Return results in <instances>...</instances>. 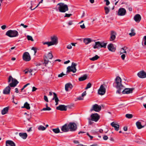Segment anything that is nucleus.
I'll return each instance as SVG.
<instances>
[{
	"mask_svg": "<svg viewBox=\"0 0 146 146\" xmlns=\"http://www.w3.org/2000/svg\"><path fill=\"white\" fill-rule=\"evenodd\" d=\"M87 77V75L86 74L84 75L83 76L80 77L79 79V80L80 81H82L86 80Z\"/></svg>",
	"mask_w": 146,
	"mask_h": 146,
	"instance_id": "obj_27",
	"label": "nucleus"
},
{
	"mask_svg": "<svg viewBox=\"0 0 146 146\" xmlns=\"http://www.w3.org/2000/svg\"><path fill=\"white\" fill-rule=\"evenodd\" d=\"M46 129V127H45L42 125L39 126L38 127V129L39 130L44 131V130Z\"/></svg>",
	"mask_w": 146,
	"mask_h": 146,
	"instance_id": "obj_36",
	"label": "nucleus"
},
{
	"mask_svg": "<svg viewBox=\"0 0 146 146\" xmlns=\"http://www.w3.org/2000/svg\"><path fill=\"white\" fill-rule=\"evenodd\" d=\"M23 59L24 60L29 61L31 60V58L29 53L26 52H25L23 56Z\"/></svg>",
	"mask_w": 146,
	"mask_h": 146,
	"instance_id": "obj_12",
	"label": "nucleus"
},
{
	"mask_svg": "<svg viewBox=\"0 0 146 146\" xmlns=\"http://www.w3.org/2000/svg\"><path fill=\"white\" fill-rule=\"evenodd\" d=\"M92 40L90 38H86L84 40V42L86 44H88Z\"/></svg>",
	"mask_w": 146,
	"mask_h": 146,
	"instance_id": "obj_29",
	"label": "nucleus"
},
{
	"mask_svg": "<svg viewBox=\"0 0 146 146\" xmlns=\"http://www.w3.org/2000/svg\"><path fill=\"white\" fill-rule=\"evenodd\" d=\"M61 130L64 132H67L69 131V128L68 127V124H65L61 127Z\"/></svg>",
	"mask_w": 146,
	"mask_h": 146,
	"instance_id": "obj_14",
	"label": "nucleus"
},
{
	"mask_svg": "<svg viewBox=\"0 0 146 146\" xmlns=\"http://www.w3.org/2000/svg\"><path fill=\"white\" fill-rule=\"evenodd\" d=\"M77 99L79 100H82L83 99V98L82 97L79 96L78 98Z\"/></svg>",
	"mask_w": 146,
	"mask_h": 146,
	"instance_id": "obj_61",
	"label": "nucleus"
},
{
	"mask_svg": "<svg viewBox=\"0 0 146 146\" xmlns=\"http://www.w3.org/2000/svg\"><path fill=\"white\" fill-rule=\"evenodd\" d=\"M72 15L71 14L65 13V15L64 16V17H69L70 16H72Z\"/></svg>",
	"mask_w": 146,
	"mask_h": 146,
	"instance_id": "obj_46",
	"label": "nucleus"
},
{
	"mask_svg": "<svg viewBox=\"0 0 146 146\" xmlns=\"http://www.w3.org/2000/svg\"><path fill=\"white\" fill-rule=\"evenodd\" d=\"M6 146H15V143L12 141L7 140L6 142Z\"/></svg>",
	"mask_w": 146,
	"mask_h": 146,
	"instance_id": "obj_22",
	"label": "nucleus"
},
{
	"mask_svg": "<svg viewBox=\"0 0 146 146\" xmlns=\"http://www.w3.org/2000/svg\"><path fill=\"white\" fill-rule=\"evenodd\" d=\"M134 19L136 22L139 23L141 19V16L140 15L137 14L134 16Z\"/></svg>",
	"mask_w": 146,
	"mask_h": 146,
	"instance_id": "obj_21",
	"label": "nucleus"
},
{
	"mask_svg": "<svg viewBox=\"0 0 146 146\" xmlns=\"http://www.w3.org/2000/svg\"><path fill=\"white\" fill-rule=\"evenodd\" d=\"M58 9L60 12L65 13L68 10V5L63 3H60L58 4Z\"/></svg>",
	"mask_w": 146,
	"mask_h": 146,
	"instance_id": "obj_2",
	"label": "nucleus"
},
{
	"mask_svg": "<svg viewBox=\"0 0 146 146\" xmlns=\"http://www.w3.org/2000/svg\"><path fill=\"white\" fill-rule=\"evenodd\" d=\"M56 109L61 111H66L67 110V106L64 105H61L56 107Z\"/></svg>",
	"mask_w": 146,
	"mask_h": 146,
	"instance_id": "obj_13",
	"label": "nucleus"
},
{
	"mask_svg": "<svg viewBox=\"0 0 146 146\" xmlns=\"http://www.w3.org/2000/svg\"><path fill=\"white\" fill-rule=\"evenodd\" d=\"M51 110V108H50L48 106H46V108H43L42 110H41V111H46V110L49 111Z\"/></svg>",
	"mask_w": 146,
	"mask_h": 146,
	"instance_id": "obj_40",
	"label": "nucleus"
},
{
	"mask_svg": "<svg viewBox=\"0 0 146 146\" xmlns=\"http://www.w3.org/2000/svg\"><path fill=\"white\" fill-rule=\"evenodd\" d=\"M44 45L47 44L48 46L52 45L51 44V42H46L43 43Z\"/></svg>",
	"mask_w": 146,
	"mask_h": 146,
	"instance_id": "obj_41",
	"label": "nucleus"
},
{
	"mask_svg": "<svg viewBox=\"0 0 146 146\" xmlns=\"http://www.w3.org/2000/svg\"><path fill=\"white\" fill-rule=\"evenodd\" d=\"M31 49L32 50H33L34 51V54H35L36 52H37V49L36 48H35L34 47H33L32 48V49Z\"/></svg>",
	"mask_w": 146,
	"mask_h": 146,
	"instance_id": "obj_47",
	"label": "nucleus"
},
{
	"mask_svg": "<svg viewBox=\"0 0 146 146\" xmlns=\"http://www.w3.org/2000/svg\"><path fill=\"white\" fill-rule=\"evenodd\" d=\"M116 33L113 31H111V36L110 38V41H113L114 40L116 37Z\"/></svg>",
	"mask_w": 146,
	"mask_h": 146,
	"instance_id": "obj_17",
	"label": "nucleus"
},
{
	"mask_svg": "<svg viewBox=\"0 0 146 146\" xmlns=\"http://www.w3.org/2000/svg\"><path fill=\"white\" fill-rule=\"evenodd\" d=\"M138 76L141 78H144L146 77V73L144 71H140L137 73Z\"/></svg>",
	"mask_w": 146,
	"mask_h": 146,
	"instance_id": "obj_15",
	"label": "nucleus"
},
{
	"mask_svg": "<svg viewBox=\"0 0 146 146\" xmlns=\"http://www.w3.org/2000/svg\"><path fill=\"white\" fill-rule=\"evenodd\" d=\"M48 58L49 59H51L53 57V55L52 54L51 52H49L48 53Z\"/></svg>",
	"mask_w": 146,
	"mask_h": 146,
	"instance_id": "obj_44",
	"label": "nucleus"
},
{
	"mask_svg": "<svg viewBox=\"0 0 146 146\" xmlns=\"http://www.w3.org/2000/svg\"><path fill=\"white\" fill-rule=\"evenodd\" d=\"M103 139L105 140H107L108 139V136L106 135H104L103 137Z\"/></svg>",
	"mask_w": 146,
	"mask_h": 146,
	"instance_id": "obj_53",
	"label": "nucleus"
},
{
	"mask_svg": "<svg viewBox=\"0 0 146 146\" xmlns=\"http://www.w3.org/2000/svg\"><path fill=\"white\" fill-rule=\"evenodd\" d=\"M68 127L70 131H75L77 128L76 124L73 122L70 123L68 124Z\"/></svg>",
	"mask_w": 146,
	"mask_h": 146,
	"instance_id": "obj_5",
	"label": "nucleus"
},
{
	"mask_svg": "<svg viewBox=\"0 0 146 146\" xmlns=\"http://www.w3.org/2000/svg\"><path fill=\"white\" fill-rule=\"evenodd\" d=\"M52 130L56 133H57L60 132V129L58 128L56 129H53Z\"/></svg>",
	"mask_w": 146,
	"mask_h": 146,
	"instance_id": "obj_37",
	"label": "nucleus"
},
{
	"mask_svg": "<svg viewBox=\"0 0 146 146\" xmlns=\"http://www.w3.org/2000/svg\"><path fill=\"white\" fill-rule=\"evenodd\" d=\"M108 50L111 52H114L116 50L113 44L112 43L109 44L108 46Z\"/></svg>",
	"mask_w": 146,
	"mask_h": 146,
	"instance_id": "obj_16",
	"label": "nucleus"
},
{
	"mask_svg": "<svg viewBox=\"0 0 146 146\" xmlns=\"http://www.w3.org/2000/svg\"><path fill=\"white\" fill-rule=\"evenodd\" d=\"M80 27L82 29H84L85 28V26L84 25V24H83L82 25H80Z\"/></svg>",
	"mask_w": 146,
	"mask_h": 146,
	"instance_id": "obj_60",
	"label": "nucleus"
},
{
	"mask_svg": "<svg viewBox=\"0 0 146 146\" xmlns=\"http://www.w3.org/2000/svg\"><path fill=\"white\" fill-rule=\"evenodd\" d=\"M107 44V43H104L103 42H101V48H106Z\"/></svg>",
	"mask_w": 146,
	"mask_h": 146,
	"instance_id": "obj_38",
	"label": "nucleus"
},
{
	"mask_svg": "<svg viewBox=\"0 0 146 146\" xmlns=\"http://www.w3.org/2000/svg\"><path fill=\"white\" fill-rule=\"evenodd\" d=\"M72 24V21H69L68 23V25H71Z\"/></svg>",
	"mask_w": 146,
	"mask_h": 146,
	"instance_id": "obj_63",
	"label": "nucleus"
},
{
	"mask_svg": "<svg viewBox=\"0 0 146 146\" xmlns=\"http://www.w3.org/2000/svg\"><path fill=\"white\" fill-rule=\"evenodd\" d=\"M134 30L133 29H132L131 30V33L129 34V35L131 36H134L135 35V33L134 32Z\"/></svg>",
	"mask_w": 146,
	"mask_h": 146,
	"instance_id": "obj_35",
	"label": "nucleus"
},
{
	"mask_svg": "<svg viewBox=\"0 0 146 146\" xmlns=\"http://www.w3.org/2000/svg\"><path fill=\"white\" fill-rule=\"evenodd\" d=\"M104 1L106 2V5H108L110 4V2L108 0H104Z\"/></svg>",
	"mask_w": 146,
	"mask_h": 146,
	"instance_id": "obj_49",
	"label": "nucleus"
},
{
	"mask_svg": "<svg viewBox=\"0 0 146 146\" xmlns=\"http://www.w3.org/2000/svg\"><path fill=\"white\" fill-rule=\"evenodd\" d=\"M11 81L12 82L9 84V86L11 87H15L19 83V82L16 79L13 78L11 76H9L8 78V82H10Z\"/></svg>",
	"mask_w": 146,
	"mask_h": 146,
	"instance_id": "obj_3",
	"label": "nucleus"
},
{
	"mask_svg": "<svg viewBox=\"0 0 146 146\" xmlns=\"http://www.w3.org/2000/svg\"><path fill=\"white\" fill-rule=\"evenodd\" d=\"M6 35L10 37H15L18 35V33L15 30H9L7 31Z\"/></svg>",
	"mask_w": 146,
	"mask_h": 146,
	"instance_id": "obj_4",
	"label": "nucleus"
},
{
	"mask_svg": "<svg viewBox=\"0 0 146 146\" xmlns=\"http://www.w3.org/2000/svg\"><path fill=\"white\" fill-rule=\"evenodd\" d=\"M76 146H87L86 145H84L83 144H79L77 145Z\"/></svg>",
	"mask_w": 146,
	"mask_h": 146,
	"instance_id": "obj_64",
	"label": "nucleus"
},
{
	"mask_svg": "<svg viewBox=\"0 0 146 146\" xmlns=\"http://www.w3.org/2000/svg\"><path fill=\"white\" fill-rule=\"evenodd\" d=\"M127 48V47H124L121 48V50L120 52V54H121L123 53H126V49Z\"/></svg>",
	"mask_w": 146,
	"mask_h": 146,
	"instance_id": "obj_34",
	"label": "nucleus"
},
{
	"mask_svg": "<svg viewBox=\"0 0 146 146\" xmlns=\"http://www.w3.org/2000/svg\"><path fill=\"white\" fill-rule=\"evenodd\" d=\"M104 9L106 14V15L108 14L110 11V9L108 8V7H105L104 8Z\"/></svg>",
	"mask_w": 146,
	"mask_h": 146,
	"instance_id": "obj_39",
	"label": "nucleus"
},
{
	"mask_svg": "<svg viewBox=\"0 0 146 146\" xmlns=\"http://www.w3.org/2000/svg\"><path fill=\"white\" fill-rule=\"evenodd\" d=\"M111 125L114 128L115 130L117 131L119 129V126L118 124L115 123L114 122H112L111 124Z\"/></svg>",
	"mask_w": 146,
	"mask_h": 146,
	"instance_id": "obj_24",
	"label": "nucleus"
},
{
	"mask_svg": "<svg viewBox=\"0 0 146 146\" xmlns=\"http://www.w3.org/2000/svg\"><path fill=\"white\" fill-rule=\"evenodd\" d=\"M133 89L132 88H125L122 92L123 94H129L132 93Z\"/></svg>",
	"mask_w": 146,
	"mask_h": 146,
	"instance_id": "obj_18",
	"label": "nucleus"
},
{
	"mask_svg": "<svg viewBox=\"0 0 146 146\" xmlns=\"http://www.w3.org/2000/svg\"><path fill=\"white\" fill-rule=\"evenodd\" d=\"M65 75V74H64L62 72V73H61L60 74H58V77H62L63 76H64Z\"/></svg>",
	"mask_w": 146,
	"mask_h": 146,
	"instance_id": "obj_52",
	"label": "nucleus"
},
{
	"mask_svg": "<svg viewBox=\"0 0 146 146\" xmlns=\"http://www.w3.org/2000/svg\"><path fill=\"white\" fill-rule=\"evenodd\" d=\"M44 62L43 63V64L45 65V66H47V64L49 62V61L47 59V58L46 56H45L44 58Z\"/></svg>",
	"mask_w": 146,
	"mask_h": 146,
	"instance_id": "obj_33",
	"label": "nucleus"
},
{
	"mask_svg": "<svg viewBox=\"0 0 146 146\" xmlns=\"http://www.w3.org/2000/svg\"><path fill=\"white\" fill-rule=\"evenodd\" d=\"M125 117L127 118L130 119L133 117V115L130 114H126Z\"/></svg>",
	"mask_w": 146,
	"mask_h": 146,
	"instance_id": "obj_42",
	"label": "nucleus"
},
{
	"mask_svg": "<svg viewBox=\"0 0 146 146\" xmlns=\"http://www.w3.org/2000/svg\"><path fill=\"white\" fill-rule=\"evenodd\" d=\"M67 48L68 49H70L72 48V46L70 44H69L67 46Z\"/></svg>",
	"mask_w": 146,
	"mask_h": 146,
	"instance_id": "obj_58",
	"label": "nucleus"
},
{
	"mask_svg": "<svg viewBox=\"0 0 146 146\" xmlns=\"http://www.w3.org/2000/svg\"><path fill=\"white\" fill-rule=\"evenodd\" d=\"M20 26H22L24 28H26L28 27V26L27 25H25L21 23V24Z\"/></svg>",
	"mask_w": 146,
	"mask_h": 146,
	"instance_id": "obj_56",
	"label": "nucleus"
},
{
	"mask_svg": "<svg viewBox=\"0 0 146 146\" xmlns=\"http://www.w3.org/2000/svg\"><path fill=\"white\" fill-rule=\"evenodd\" d=\"M73 86L70 83H67L65 85V90L67 92L69 90H71Z\"/></svg>",
	"mask_w": 146,
	"mask_h": 146,
	"instance_id": "obj_19",
	"label": "nucleus"
},
{
	"mask_svg": "<svg viewBox=\"0 0 146 146\" xmlns=\"http://www.w3.org/2000/svg\"><path fill=\"white\" fill-rule=\"evenodd\" d=\"M141 121H138L136 123V126L138 129H140L146 125V122L142 120H141Z\"/></svg>",
	"mask_w": 146,
	"mask_h": 146,
	"instance_id": "obj_6",
	"label": "nucleus"
},
{
	"mask_svg": "<svg viewBox=\"0 0 146 146\" xmlns=\"http://www.w3.org/2000/svg\"><path fill=\"white\" fill-rule=\"evenodd\" d=\"M37 88H35V87H33L32 88V92H34L37 90Z\"/></svg>",
	"mask_w": 146,
	"mask_h": 146,
	"instance_id": "obj_59",
	"label": "nucleus"
},
{
	"mask_svg": "<svg viewBox=\"0 0 146 146\" xmlns=\"http://www.w3.org/2000/svg\"><path fill=\"white\" fill-rule=\"evenodd\" d=\"M6 26L5 25H3L1 27V29L3 30H4L5 29Z\"/></svg>",
	"mask_w": 146,
	"mask_h": 146,
	"instance_id": "obj_62",
	"label": "nucleus"
},
{
	"mask_svg": "<svg viewBox=\"0 0 146 146\" xmlns=\"http://www.w3.org/2000/svg\"><path fill=\"white\" fill-rule=\"evenodd\" d=\"M19 135L21 137L24 139H26L27 136V135L26 133H20Z\"/></svg>",
	"mask_w": 146,
	"mask_h": 146,
	"instance_id": "obj_26",
	"label": "nucleus"
},
{
	"mask_svg": "<svg viewBox=\"0 0 146 146\" xmlns=\"http://www.w3.org/2000/svg\"><path fill=\"white\" fill-rule=\"evenodd\" d=\"M9 108L8 107L4 108L1 111V113L2 115H4L8 111Z\"/></svg>",
	"mask_w": 146,
	"mask_h": 146,
	"instance_id": "obj_30",
	"label": "nucleus"
},
{
	"mask_svg": "<svg viewBox=\"0 0 146 146\" xmlns=\"http://www.w3.org/2000/svg\"><path fill=\"white\" fill-rule=\"evenodd\" d=\"M121 78L119 76L115 78V83L116 84V88L118 89L116 91L117 93L120 94L121 90L125 88V87L121 83Z\"/></svg>",
	"mask_w": 146,
	"mask_h": 146,
	"instance_id": "obj_1",
	"label": "nucleus"
},
{
	"mask_svg": "<svg viewBox=\"0 0 146 146\" xmlns=\"http://www.w3.org/2000/svg\"><path fill=\"white\" fill-rule=\"evenodd\" d=\"M11 88L9 86L6 87L3 90V93L5 94H8L10 93Z\"/></svg>",
	"mask_w": 146,
	"mask_h": 146,
	"instance_id": "obj_20",
	"label": "nucleus"
},
{
	"mask_svg": "<svg viewBox=\"0 0 146 146\" xmlns=\"http://www.w3.org/2000/svg\"><path fill=\"white\" fill-rule=\"evenodd\" d=\"M54 97L52 98V100H54L55 102H58L59 100L58 98L57 97L56 94L55 93H53Z\"/></svg>",
	"mask_w": 146,
	"mask_h": 146,
	"instance_id": "obj_31",
	"label": "nucleus"
},
{
	"mask_svg": "<svg viewBox=\"0 0 146 146\" xmlns=\"http://www.w3.org/2000/svg\"><path fill=\"white\" fill-rule=\"evenodd\" d=\"M21 108H25L27 110H29L30 109V107L29 104L26 102L25 103L24 106L22 107Z\"/></svg>",
	"mask_w": 146,
	"mask_h": 146,
	"instance_id": "obj_28",
	"label": "nucleus"
},
{
	"mask_svg": "<svg viewBox=\"0 0 146 146\" xmlns=\"http://www.w3.org/2000/svg\"><path fill=\"white\" fill-rule=\"evenodd\" d=\"M126 13V10L124 8H120L118 11L117 15L120 16H123Z\"/></svg>",
	"mask_w": 146,
	"mask_h": 146,
	"instance_id": "obj_7",
	"label": "nucleus"
},
{
	"mask_svg": "<svg viewBox=\"0 0 146 146\" xmlns=\"http://www.w3.org/2000/svg\"><path fill=\"white\" fill-rule=\"evenodd\" d=\"M86 91L84 92L82 94V96L83 97L85 96L86 95Z\"/></svg>",
	"mask_w": 146,
	"mask_h": 146,
	"instance_id": "obj_57",
	"label": "nucleus"
},
{
	"mask_svg": "<svg viewBox=\"0 0 146 146\" xmlns=\"http://www.w3.org/2000/svg\"><path fill=\"white\" fill-rule=\"evenodd\" d=\"M101 48V42H95V45L94 46L93 48L94 49Z\"/></svg>",
	"mask_w": 146,
	"mask_h": 146,
	"instance_id": "obj_25",
	"label": "nucleus"
},
{
	"mask_svg": "<svg viewBox=\"0 0 146 146\" xmlns=\"http://www.w3.org/2000/svg\"><path fill=\"white\" fill-rule=\"evenodd\" d=\"M76 64L74 62H72V64L71 66L72 67V68H76Z\"/></svg>",
	"mask_w": 146,
	"mask_h": 146,
	"instance_id": "obj_48",
	"label": "nucleus"
},
{
	"mask_svg": "<svg viewBox=\"0 0 146 146\" xmlns=\"http://www.w3.org/2000/svg\"><path fill=\"white\" fill-rule=\"evenodd\" d=\"M91 84L90 83H89L87 85V86L86 88H85V89H87L88 88H90L91 87Z\"/></svg>",
	"mask_w": 146,
	"mask_h": 146,
	"instance_id": "obj_45",
	"label": "nucleus"
},
{
	"mask_svg": "<svg viewBox=\"0 0 146 146\" xmlns=\"http://www.w3.org/2000/svg\"><path fill=\"white\" fill-rule=\"evenodd\" d=\"M44 99L45 100V101H46V102H48V101L47 97L46 96H44Z\"/></svg>",
	"mask_w": 146,
	"mask_h": 146,
	"instance_id": "obj_51",
	"label": "nucleus"
},
{
	"mask_svg": "<svg viewBox=\"0 0 146 146\" xmlns=\"http://www.w3.org/2000/svg\"><path fill=\"white\" fill-rule=\"evenodd\" d=\"M125 57V54H122L121 56V58L123 60H124Z\"/></svg>",
	"mask_w": 146,
	"mask_h": 146,
	"instance_id": "obj_54",
	"label": "nucleus"
},
{
	"mask_svg": "<svg viewBox=\"0 0 146 146\" xmlns=\"http://www.w3.org/2000/svg\"><path fill=\"white\" fill-rule=\"evenodd\" d=\"M51 44L52 45H56L58 43V38L55 35L52 36L50 37Z\"/></svg>",
	"mask_w": 146,
	"mask_h": 146,
	"instance_id": "obj_8",
	"label": "nucleus"
},
{
	"mask_svg": "<svg viewBox=\"0 0 146 146\" xmlns=\"http://www.w3.org/2000/svg\"><path fill=\"white\" fill-rule=\"evenodd\" d=\"M91 120L95 122L97 121L100 118L99 115L97 113L92 114L91 115Z\"/></svg>",
	"mask_w": 146,
	"mask_h": 146,
	"instance_id": "obj_10",
	"label": "nucleus"
},
{
	"mask_svg": "<svg viewBox=\"0 0 146 146\" xmlns=\"http://www.w3.org/2000/svg\"><path fill=\"white\" fill-rule=\"evenodd\" d=\"M99 58L97 55H96L94 56L89 58L90 60L92 61H94L97 60Z\"/></svg>",
	"mask_w": 146,
	"mask_h": 146,
	"instance_id": "obj_32",
	"label": "nucleus"
},
{
	"mask_svg": "<svg viewBox=\"0 0 146 146\" xmlns=\"http://www.w3.org/2000/svg\"><path fill=\"white\" fill-rule=\"evenodd\" d=\"M27 39L29 40H31L32 41H33L34 40L33 39L32 37L30 35H27Z\"/></svg>",
	"mask_w": 146,
	"mask_h": 146,
	"instance_id": "obj_43",
	"label": "nucleus"
},
{
	"mask_svg": "<svg viewBox=\"0 0 146 146\" xmlns=\"http://www.w3.org/2000/svg\"><path fill=\"white\" fill-rule=\"evenodd\" d=\"M144 45H146V36H145L144 37Z\"/></svg>",
	"mask_w": 146,
	"mask_h": 146,
	"instance_id": "obj_55",
	"label": "nucleus"
},
{
	"mask_svg": "<svg viewBox=\"0 0 146 146\" xmlns=\"http://www.w3.org/2000/svg\"><path fill=\"white\" fill-rule=\"evenodd\" d=\"M86 134L88 136H89L90 137L91 140H92V139L93 138V136L90 135L88 133H87Z\"/></svg>",
	"mask_w": 146,
	"mask_h": 146,
	"instance_id": "obj_50",
	"label": "nucleus"
},
{
	"mask_svg": "<svg viewBox=\"0 0 146 146\" xmlns=\"http://www.w3.org/2000/svg\"><path fill=\"white\" fill-rule=\"evenodd\" d=\"M67 72H72L73 73H75L76 71V68H74L70 66H69L67 67Z\"/></svg>",
	"mask_w": 146,
	"mask_h": 146,
	"instance_id": "obj_23",
	"label": "nucleus"
},
{
	"mask_svg": "<svg viewBox=\"0 0 146 146\" xmlns=\"http://www.w3.org/2000/svg\"><path fill=\"white\" fill-rule=\"evenodd\" d=\"M106 92V89L103 85H101L98 90V93L99 94L102 95Z\"/></svg>",
	"mask_w": 146,
	"mask_h": 146,
	"instance_id": "obj_11",
	"label": "nucleus"
},
{
	"mask_svg": "<svg viewBox=\"0 0 146 146\" xmlns=\"http://www.w3.org/2000/svg\"><path fill=\"white\" fill-rule=\"evenodd\" d=\"M101 107L100 106L95 104L93 106L92 108L91 109V111L94 110L96 112H99L101 110Z\"/></svg>",
	"mask_w": 146,
	"mask_h": 146,
	"instance_id": "obj_9",
	"label": "nucleus"
}]
</instances>
